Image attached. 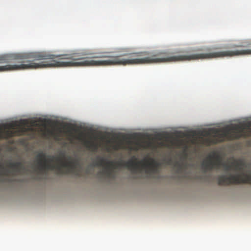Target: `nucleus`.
<instances>
[{"instance_id": "f257e3e1", "label": "nucleus", "mask_w": 251, "mask_h": 251, "mask_svg": "<svg viewBox=\"0 0 251 251\" xmlns=\"http://www.w3.org/2000/svg\"><path fill=\"white\" fill-rule=\"evenodd\" d=\"M219 48H198L189 50H170L130 52L127 49L116 51L64 54V67L126 65L191 61L218 57Z\"/></svg>"}, {"instance_id": "0eeeda50", "label": "nucleus", "mask_w": 251, "mask_h": 251, "mask_svg": "<svg viewBox=\"0 0 251 251\" xmlns=\"http://www.w3.org/2000/svg\"><path fill=\"white\" fill-rule=\"evenodd\" d=\"M218 184L226 185L231 184H251V173L247 174L242 172L236 174H229V175H221L217 177Z\"/></svg>"}, {"instance_id": "7ed1b4c3", "label": "nucleus", "mask_w": 251, "mask_h": 251, "mask_svg": "<svg viewBox=\"0 0 251 251\" xmlns=\"http://www.w3.org/2000/svg\"><path fill=\"white\" fill-rule=\"evenodd\" d=\"M251 121L245 124H234L227 126L222 129L210 128L208 134L215 136L221 135L223 138H227L229 140L238 139L241 137L251 136Z\"/></svg>"}, {"instance_id": "2eb2a0df", "label": "nucleus", "mask_w": 251, "mask_h": 251, "mask_svg": "<svg viewBox=\"0 0 251 251\" xmlns=\"http://www.w3.org/2000/svg\"><path fill=\"white\" fill-rule=\"evenodd\" d=\"M37 179H40V178L39 177H38Z\"/></svg>"}, {"instance_id": "39448f33", "label": "nucleus", "mask_w": 251, "mask_h": 251, "mask_svg": "<svg viewBox=\"0 0 251 251\" xmlns=\"http://www.w3.org/2000/svg\"><path fill=\"white\" fill-rule=\"evenodd\" d=\"M118 165L119 166H124L134 171L139 170L141 165L143 168L147 170V172L151 173H156L159 167V163L153 159L141 164V162L137 161L136 158L131 159L124 162H119Z\"/></svg>"}, {"instance_id": "6e6552de", "label": "nucleus", "mask_w": 251, "mask_h": 251, "mask_svg": "<svg viewBox=\"0 0 251 251\" xmlns=\"http://www.w3.org/2000/svg\"><path fill=\"white\" fill-rule=\"evenodd\" d=\"M221 165L224 167V170L226 172L233 170V162L231 164L222 163L220 156L215 152H213L212 154L208 155L206 160L201 164L202 168L205 171L217 169Z\"/></svg>"}, {"instance_id": "4468645a", "label": "nucleus", "mask_w": 251, "mask_h": 251, "mask_svg": "<svg viewBox=\"0 0 251 251\" xmlns=\"http://www.w3.org/2000/svg\"><path fill=\"white\" fill-rule=\"evenodd\" d=\"M1 136H2V134H1V132H0V137H1Z\"/></svg>"}, {"instance_id": "9b49d317", "label": "nucleus", "mask_w": 251, "mask_h": 251, "mask_svg": "<svg viewBox=\"0 0 251 251\" xmlns=\"http://www.w3.org/2000/svg\"><path fill=\"white\" fill-rule=\"evenodd\" d=\"M233 170L236 171H242L244 169V164L241 162L234 161L233 162Z\"/></svg>"}, {"instance_id": "f03ea898", "label": "nucleus", "mask_w": 251, "mask_h": 251, "mask_svg": "<svg viewBox=\"0 0 251 251\" xmlns=\"http://www.w3.org/2000/svg\"><path fill=\"white\" fill-rule=\"evenodd\" d=\"M63 157H55L54 156H48V158L45 153L41 152L37 155L38 164L39 170V173L40 174H46V171L48 170H53L57 169L59 174H63L62 167L67 168L72 171L76 169L78 162L76 160H71V157L69 161L63 160Z\"/></svg>"}, {"instance_id": "423d86ee", "label": "nucleus", "mask_w": 251, "mask_h": 251, "mask_svg": "<svg viewBox=\"0 0 251 251\" xmlns=\"http://www.w3.org/2000/svg\"><path fill=\"white\" fill-rule=\"evenodd\" d=\"M27 124L26 120L16 121L4 125L3 136L8 138L16 135H21L25 134L28 131L32 130L31 127H26Z\"/></svg>"}, {"instance_id": "f8f14e48", "label": "nucleus", "mask_w": 251, "mask_h": 251, "mask_svg": "<svg viewBox=\"0 0 251 251\" xmlns=\"http://www.w3.org/2000/svg\"><path fill=\"white\" fill-rule=\"evenodd\" d=\"M9 172L8 171H5L4 169V167L3 165L1 164H0V176H8Z\"/></svg>"}, {"instance_id": "ddd939ff", "label": "nucleus", "mask_w": 251, "mask_h": 251, "mask_svg": "<svg viewBox=\"0 0 251 251\" xmlns=\"http://www.w3.org/2000/svg\"><path fill=\"white\" fill-rule=\"evenodd\" d=\"M86 146L89 149H93L94 150H97V148H98L97 145L92 142H88V141L86 142Z\"/></svg>"}, {"instance_id": "9d476101", "label": "nucleus", "mask_w": 251, "mask_h": 251, "mask_svg": "<svg viewBox=\"0 0 251 251\" xmlns=\"http://www.w3.org/2000/svg\"><path fill=\"white\" fill-rule=\"evenodd\" d=\"M9 167L18 173L25 170V166L21 162H10L9 164Z\"/></svg>"}, {"instance_id": "1a4fd4ad", "label": "nucleus", "mask_w": 251, "mask_h": 251, "mask_svg": "<svg viewBox=\"0 0 251 251\" xmlns=\"http://www.w3.org/2000/svg\"><path fill=\"white\" fill-rule=\"evenodd\" d=\"M95 165L99 167H104V170L100 172V174L105 175L107 177H112L113 176L112 168L115 167V163L113 161H107L103 158H100L95 163Z\"/></svg>"}, {"instance_id": "20e7f679", "label": "nucleus", "mask_w": 251, "mask_h": 251, "mask_svg": "<svg viewBox=\"0 0 251 251\" xmlns=\"http://www.w3.org/2000/svg\"><path fill=\"white\" fill-rule=\"evenodd\" d=\"M226 48L229 50L218 51V57L251 54V41H244L238 44H231Z\"/></svg>"}]
</instances>
